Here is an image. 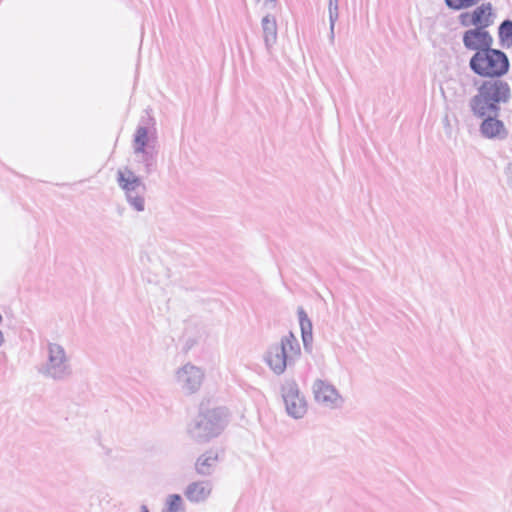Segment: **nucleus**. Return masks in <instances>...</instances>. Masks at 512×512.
I'll use <instances>...</instances> for the list:
<instances>
[{
  "mask_svg": "<svg viewBox=\"0 0 512 512\" xmlns=\"http://www.w3.org/2000/svg\"><path fill=\"white\" fill-rule=\"evenodd\" d=\"M229 422L228 410L224 407L199 405L197 414L187 425V434L197 443H207L218 437Z\"/></svg>",
  "mask_w": 512,
  "mask_h": 512,
  "instance_id": "nucleus-1",
  "label": "nucleus"
},
{
  "mask_svg": "<svg viewBox=\"0 0 512 512\" xmlns=\"http://www.w3.org/2000/svg\"><path fill=\"white\" fill-rule=\"evenodd\" d=\"M511 89L506 81L500 78L484 80L469 100V107L475 117H484L489 113H500L501 104L509 102Z\"/></svg>",
  "mask_w": 512,
  "mask_h": 512,
  "instance_id": "nucleus-2",
  "label": "nucleus"
},
{
  "mask_svg": "<svg viewBox=\"0 0 512 512\" xmlns=\"http://www.w3.org/2000/svg\"><path fill=\"white\" fill-rule=\"evenodd\" d=\"M301 357L300 343L292 331L282 336L279 342L268 346L263 360L270 370L277 376L285 373Z\"/></svg>",
  "mask_w": 512,
  "mask_h": 512,
  "instance_id": "nucleus-3",
  "label": "nucleus"
},
{
  "mask_svg": "<svg viewBox=\"0 0 512 512\" xmlns=\"http://www.w3.org/2000/svg\"><path fill=\"white\" fill-rule=\"evenodd\" d=\"M470 70L482 78H501L509 72L507 54L492 46L480 53H474L469 60Z\"/></svg>",
  "mask_w": 512,
  "mask_h": 512,
  "instance_id": "nucleus-4",
  "label": "nucleus"
},
{
  "mask_svg": "<svg viewBox=\"0 0 512 512\" xmlns=\"http://www.w3.org/2000/svg\"><path fill=\"white\" fill-rule=\"evenodd\" d=\"M117 184L124 191L128 204L137 212L145 210L144 195L147 191L146 184L132 170L117 171Z\"/></svg>",
  "mask_w": 512,
  "mask_h": 512,
  "instance_id": "nucleus-5",
  "label": "nucleus"
},
{
  "mask_svg": "<svg viewBox=\"0 0 512 512\" xmlns=\"http://www.w3.org/2000/svg\"><path fill=\"white\" fill-rule=\"evenodd\" d=\"M47 362L39 369L42 375L60 381L72 374L66 351L60 344L48 343Z\"/></svg>",
  "mask_w": 512,
  "mask_h": 512,
  "instance_id": "nucleus-6",
  "label": "nucleus"
},
{
  "mask_svg": "<svg viewBox=\"0 0 512 512\" xmlns=\"http://www.w3.org/2000/svg\"><path fill=\"white\" fill-rule=\"evenodd\" d=\"M281 395L287 414L294 419H301L307 412V402L295 379H285L282 383Z\"/></svg>",
  "mask_w": 512,
  "mask_h": 512,
  "instance_id": "nucleus-7",
  "label": "nucleus"
},
{
  "mask_svg": "<svg viewBox=\"0 0 512 512\" xmlns=\"http://www.w3.org/2000/svg\"><path fill=\"white\" fill-rule=\"evenodd\" d=\"M204 380L201 368L187 363L176 371V382L186 395L196 393Z\"/></svg>",
  "mask_w": 512,
  "mask_h": 512,
  "instance_id": "nucleus-8",
  "label": "nucleus"
},
{
  "mask_svg": "<svg viewBox=\"0 0 512 512\" xmlns=\"http://www.w3.org/2000/svg\"><path fill=\"white\" fill-rule=\"evenodd\" d=\"M312 391L315 401L325 407L337 408L343 403V399L335 386L325 380L316 379Z\"/></svg>",
  "mask_w": 512,
  "mask_h": 512,
  "instance_id": "nucleus-9",
  "label": "nucleus"
},
{
  "mask_svg": "<svg viewBox=\"0 0 512 512\" xmlns=\"http://www.w3.org/2000/svg\"><path fill=\"white\" fill-rule=\"evenodd\" d=\"M462 42L467 50L480 53L493 46L494 40L487 29H483V27H475L468 29L463 33Z\"/></svg>",
  "mask_w": 512,
  "mask_h": 512,
  "instance_id": "nucleus-10",
  "label": "nucleus"
},
{
  "mask_svg": "<svg viewBox=\"0 0 512 512\" xmlns=\"http://www.w3.org/2000/svg\"><path fill=\"white\" fill-rule=\"evenodd\" d=\"M500 113H489L487 116L479 117L482 119L480 124V133L487 139L504 140L508 137V130L503 121L499 120Z\"/></svg>",
  "mask_w": 512,
  "mask_h": 512,
  "instance_id": "nucleus-11",
  "label": "nucleus"
},
{
  "mask_svg": "<svg viewBox=\"0 0 512 512\" xmlns=\"http://www.w3.org/2000/svg\"><path fill=\"white\" fill-rule=\"evenodd\" d=\"M297 315L299 319V325L301 330V338L305 352L312 353L313 349V333H312V322L309 319L306 311L302 306L297 308Z\"/></svg>",
  "mask_w": 512,
  "mask_h": 512,
  "instance_id": "nucleus-12",
  "label": "nucleus"
},
{
  "mask_svg": "<svg viewBox=\"0 0 512 512\" xmlns=\"http://www.w3.org/2000/svg\"><path fill=\"white\" fill-rule=\"evenodd\" d=\"M212 487L208 481H197L190 483L185 491V497L193 503L204 502L211 494Z\"/></svg>",
  "mask_w": 512,
  "mask_h": 512,
  "instance_id": "nucleus-13",
  "label": "nucleus"
},
{
  "mask_svg": "<svg viewBox=\"0 0 512 512\" xmlns=\"http://www.w3.org/2000/svg\"><path fill=\"white\" fill-rule=\"evenodd\" d=\"M263 39L268 52L277 41V23L273 15L267 14L261 20Z\"/></svg>",
  "mask_w": 512,
  "mask_h": 512,
  "instance_id": "nucleus-14",
  "label": "nucleus"
},
{
  "mask_svg": "<svg viewBox=\"0 0 512 512\" xmlns=\"http://www.w3.org/2000/svg\"><path fill=\"white\" fill-rule=\"evenodd\" d=\"M473 18L475 20V27L487 29L493 24V6L490 2L482 3L477 6L473 11Z\"/></svg>",
  "mask_w": 512,
  "mask_h": 512,
  "instance_id": "nucleus-15",
  "label": "nucleus"
},
{
  "mask_svg": "<svg viewBox=\"0 0 512 512\" xmlns=\"http://www.w3.org/2000/svg\"><path fill=\"white\" fill-rule=\"evenodd\" d=\"M218 461L217 453L208 451L202 454L195 463V469L198 474L209 476L213 473L214 467Z\"/></svg>",
  "mask_w": 512,
  "mask_h": 512,
  "instance_id": "nucleus-16",
  "label": "nucleus"
},
{
  "mask_svg": "<svg viewBox=\"0 0 512 512\" xmlns=\"http://www.w3.org/2000/svg\"><path fill=\"white\" fill-rule=\"evenodd\" d=\"M154 124L151 116L147 117V125ZM148 126H138L134 134V152H143L148 146Z\"/></svg>",
  "mask_w": 512,
  "mask_h": 512,
  "instance_id": "nucleus-17",
  "label": "nucleus"
},
{
  "mask_svg": "<svg viewBox=\"0 0 512 512\" xmlns=\"http://www.w3.org/2000/svg\"><path fill=\"white\" fill-rule=\"evenodd\" d=\"M499 42L502 47L512 46V20H503L498 27Z\"/></svg>",
  "mask_w": 512,
  "mask_h": 512,
  "instance_id": "nucleus-18",
  "label": "nucleus"
},
{
  "mask_svg": "<svg viewBox=\"0 0 512 512\" xmlns=\"http://www.w3.org/2000/svg\"><path fill=\"white\" fill-rule=\"evenodd\" d=\"M135 153L141 154L140 162L144 165L146 174H151L156 168V152L153 147H147L143 152Z\"/></svg>",
  "mask_w": 512,
  "mask_h": 512,
  "instance_id": "nucleus-19",
  "label": "nucleus"
},
{
  "mask_svg": "<svg viewBox=\"0 0 512 512\" xmlns=\"http://www.w3.org/2000/svg\"><path fill=\"white\" fill-rule=\"evenodd\" d=\"M328 10H329V23H330L329 39H330V42L333 43L334 38H335V33H334L335 23L339 17L338 0H329Z\"/></svg>",
  "mask_w": 512,
  "mask_h": 512,
  "instance_id": "nucleus-20",
  "label": "nucleus"
},
{
  "mask_svg": "<svg viewBox=\"0 0 512 512\" xmlns=\"http://www.w3.org/2000/svg\"><path fill=\"white\" fill-rule=\"evenodd\" d=\"M481 0H444L446 7L453 11L469 9L477 5Z\"/></svg>",
  "mask_w": 512,
  "mask_h": 512,
  "instance_id": "nucleus-21",
  "label": "nucleus"
},
{
  "mask_svg": "<svg viewBox=\"0 0 512 512\" xmlns=\"http://www.w3.org/2000/svg\"><path fill=\"white\" fill-rule=\"evenodd\" d=\"M164 512H184L182 497L179 494L169 495Z\"/></svg>",
  "mask_w": 512,
  "mask_h": 512,
  "instance_id": "nucleus-22",
  "label": "nucleus"
},
{
  "mask_svg": "<svg viewBox=\"0 0 512 512\" xmlns=\"http://www.w3.org/2000/svg\"><path fill=\"white\" fill-rule=\"evenodd\" d=\"M458 21L461 26L463 27H469L474 26L475 27V20L473 18V12H463L458 16Z\"/></svg>",
  "mask_w": 512,
  "mask_h": 512,
  "instance_id": "nucleus-23",
  "label": "nucleus"
},
{
  "mask_svg": "<svg viewBox=\"0 0 512 512\" xmlns=\"http://www.w3.org/2000/svg\"><path fill=\"white\" fill-rule=\"evenodd\" d=\"M4 342H5L4 334L2 331H0V347L4 344Z\"/></svg>",
  "mask_w": 512,
  "mask_h": 512,
  "instance_id": "nucleus-24",
  "label": "nucleus"
},
{
  "mask_svg": "<svg viewBox=\"0 0 512 512\" xmlns=\"http://www.w3.org/2000/svg\"><path fill=\"white\" fill-rule=\"evenodd\" d=\"M140 512H150V511H149L148 507H147L146 505H144V504H143V505H141V507H140Z\"/></svg>",
  "mask_w": 512,
  "mask_h": 512,
  "instance_id": "nucleus-25",
  "label": "nucleus"
}]
</instances>
